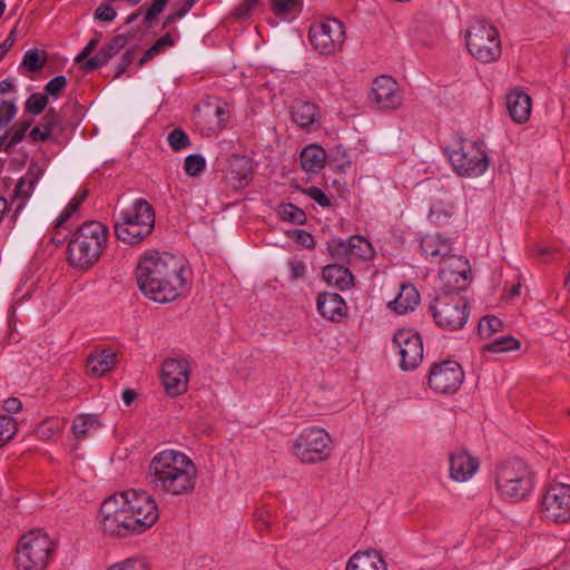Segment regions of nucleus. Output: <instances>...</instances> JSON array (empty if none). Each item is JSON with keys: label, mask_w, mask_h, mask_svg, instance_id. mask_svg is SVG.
<instances>
[{"label": "nucleus", "mask_w": 570, "mask_h": 570, "mask_svg": "<svg viewBox=\"0 0 570 570\" xmlns=\"http://www.w3.org/2000/svg\"><path fill=\"white\" fill-rule=\"evenodd\" d=\"M253 174L252 159L247 156L232 155L228 159L227 175L235 188L248 185Z\"/></svg>", "instance_id": "obj_22"}, {"label": "nucleus", "mask_w": 570, "mask_h": 570, "mask_svg": "<svg viewBox=\"0 0 570 570\" xmlns=\"http://www.w3.org/2000/svg\"><path fill=\"white\" fill-rule=\"evenodd\" d=\"M295 240L306 248H313L315 246L314 237L306 230L298 229L294 232Z\"/></svg>", "instance_id": "obj_58"}, {"label": "nucleus", "mask_w": 570, "mask_h": 570, "mask_svg": "<svg viewBox=\"0 0 570 570\" xmlns=\"http://www.w3.org/2000/svg\"><path fill=\"white\" fill-rule=\"evenodd\" d=\"M60 122V118L55 108H49L46 115L42 117L40 121V126L51 135L55 127H57Z\"/></svg>", "instance_id": "obj_48"}, {"label": "nucleus", "mask_w": 570, "mask_h": 570, "mask_svg": "<svg viewBox=\"0 0 570 570\" xmlns=\"http://www.w3.org/2000/svg\"><path fill=\"white\" fill-rule=\"evenodd\" d=\"M289 267H291L292 279H298L305 275L306 267L302 261H296V259L291 261Z\"/></svg>", "instance_id": "obj_63"}, {"label": "nucleus", "mask_w": 570, "mask_h": 570, "mask_svg": "<svg viewBox=\"0 0 570 570\" xmlns=\"http://www.w3.org/2000/svg\"><path fill=\"white\" fill-rule=\"evenodd\" d=\"M271 514L272 511L266 505H261L256 509L254 513L255 527L261 534L269 527Z\"/></svg>", "instance_id": "obj_44"}, {"label": "nucleus", "mask_w": 570, "mask_h": 570, "mask_svg": "<svg viewBox=\"0 0 570 570\" xmlns=\"http://www.w3.org/2000/svg\"><path fill=\"white\" fill-rule=\"evenodd\" d=\"M468 302L458 293L435 292L433 305H430L435 324L444 331H456L469 318Z\"/></svg>", "instance_id": "obj_9"}, {"label": "nucleus", "mask_w": 570, "mask_h": 570, "mask_svg": "<svg viewBox=\"0 0 570 570\" xmlns=\"http://www.w3.org/2000/svg\"><path fill=\"white\" fill-rule=\"evenodd\" d=\"M393 344L401 355L400 366L404 371L416 368L423 361V342L411 330H400L394 334Z\"/></svg>", "instance_id": "obj_16"}, {"label": "nucleus", "mask_w": 570, "mask_h": 570, "mask_svg": "<svg viewBox=\"0 0 570 570\" xmlns=\"http://www.w3.org/2000/svg\"><path fill=\"white\" fill-rule=\"evenodd\" d=\"M17 422L8 415H0V448L6 445L17 433Z\"/></svg>", "instance_id": "obj_38"}, {"label": "nucleus", "mask_w": 570, "mask_h": 570, "mask_svg": "<svg viewBox=\"0 0 570 570\" xmlns=\"http://www.w3.org/2000/svg\"><path fill=\"white\" fill-rule=\"evenodd\" d=\"M117 364V354L111 348L96 350L87 357V373L101 376L111 371Z\"/></svg>", "instance_id": "obj_23"}, {"label": "nucleus", "mask_w": 570, "mask_h": 570, "mask_svg": "<svg viewBox=\"0 0 570 570\" xmlns=\"http://www.w3.org/2000/svg\"><path fill=\"white\" fill-rule=\"evenodd\" d=\"M308 39L321 55H335L345 43V28L338 19L326 18L311 26Z\"/></svg>", "instance_id": "obj_11"}, {"label": "nucleus", "mask_w": 570, "mask_h": 570, "mask_svg": "<svg viewBox=\"0 0 570 570\" xmlns=\"http://www.w3.org/2000/svg\"><path fill=\"white\" fill-rule=\"evenodd\" d=\"M17 40L16 29H12L8 37L0 43V61L4 58L8 51L12 48Z\"/></svg>", "instance_id": "obj_59"}, {"label": "nucleus", "mask_w": 570, "mask_h": 570, "mask_svg": "<svg viewBox=\"0 0 570 570\" xmlns=\"http://www.w3.org/2000/svg\"><path fill=\"white\" fill-rule=\"evenodd\" d=\"M206 168V160L202 155L193 154L185 158L184 169L189 177H198Z\"/></svg>", "instance_id": "obj_37"}, {"label": "nucleus", "mask_w": 570, "mask_h": 570, "mask_svg": "<svg viewBox=\"0 0 570 570\" xmlns=\"http://www.w3.org/2000/svg\"><path fill=\"white\" fill-rule=\"evenodd\" d=\"M450 475L454 481L464 482L479 470V460L466 450L460 449L450 454Z\"/></svg>", "instance_id": "obj_19"}, {"label": "nucleus", "mask_w": 570, "mask_h": 570, "mask_svg": "<svg viewBox=\"0 0 570 570\" xmlns=\"http://www.w3.org/2000/svg\"><path fill=\"white\" fill-rule=\"evenodd\" d=\"M258 3V0H244L235 11L236 17L244 18L249 14L250 10Z\"/></svg>", "instance_id": "obj_61"}, {"label": "nucleus", "mask_w": 570, "mask_h": 570, "mask_svg": "<svg viewBox=\"0 0 570 570\" xmlns=\"http://www.w3.org/2000/svg\"><path fill=\"white\" fill-rule=\"evenodd\" d=\"M67 86V79L65 76H57L52 78L46 86L45 92L50 96H58Z\"/></svg>", "instance_id": "obj_50"}, {"label": "nucleus", "mask_w": 570, "mask_h": 570, "mask_svg": "<svg viewBox=\"0 0 570 570\" xmlns=\"http://www.w3.org/2000/svg\"><path fill=\"white\" fill-rule=\"evenodd\" d=\"M30 125H31V121H24L19 125V127L13 131V134L11 135V137L9 138V140L7 141V144L4 146L6 153H10L11 148L14 145L19 144L24 138V135H26L27 130L29 129Z\"/></svg>", "instance_id": "obj_47"}, {"label": "nucleus", "mask_w": 570, "mask_h": 570, "mask_svg": "<svg viewBox=\"0 0 570 570\" xmlns=\"http://www.w3.org/2000/svg\"><path fill=\"white\" fill-rule=\"evenodd\" d=\"M438 272L435 292L458 293L466 287L471 278V267L463 256L446 258L444 264L434 267Z\"/></svg>", "instance_id": "obj_12"}, {"label": "nucleus", "mask_w": 570, "mask_h": 570, "mask_svg": "<svg viewBox=\"0 0 570 570\" xmlns=\"http://www.w3.org/2000/svg\"><path fill=\"white\" fill-rule=\"evenodd\" d=\"M95 18L104 22H111L116 18V11L108 3H102L96 9Z\"/></svg>", "instance_id": "obj_55"}, {"label": "nucleus", "mask_w": 570, "mask_h": 570, "mask_svg": "<svg viewBox=\"0 0 570 570\" xmlns=\"http://www.w3.org/2000/svg\"><path fill=\"white\" fill-rule=\"evenodd\" d=\"M161 379L169 396H178L188 389L189 363L185 358H167L163 363Z\"/></svg>", "instance_id": "obj_17"}, {"label": "nucleus", "mask_w": 570, "mask_h": 570, "mask_svg": "<svg viewBox=\"0 0 570 570\" xmlns=\"http://www.w3.org/2000/svg\"><path fill=\"white\" fill-rule=\"evenodd\" d=\"M108 227L98 220L79 226L68 243V262L71 266L88 269L100 258L108 239Z\"/></svg>", "instance_id": "obj_4"}, {"label": "nucleus", "mask_w": 570, "mask_h": 570, "mask_svg": "<svg viewBox=\"0 0 570 570\" xmlns=\"http://www.w3.org/2000/svg\"><path fill=\"white\" fill-rule=\"evenodd\" d=\"M169 146L175 150L179 151L187 148L190 145L188 135L180 128H176L168 134L167 137Z\"/></svg>", "instance_id": "obj_41"}, {"label": "nucleus", "mask_w": 570, "mask_h": 570, "mask_svg": "<svg viewBox=\"0 0 570 570\" xmlns=\"http://www.w3.org/2000/svg\"><path fill=\"white\" fill-rule=\"evenodd\" d=\"M304 193L315 200L321 207H330L331 206V199L328 196L318 187L312 186L304 190Z\"/></svg>", "instance_id": "obj_51"}, {"label": "nucleus", "mask_w": 570, "mask_h": 570, "mask_svg": "<svg viewBox=\"0 0 570 570\" xmlns=\"http://www.w3.org/2000/svg\"><path fill=\"white\" fill-rule=\"evenodd\" d=\"M326 151L318 145H308L301 153V166L309 174H318L325 165Z\"/></svg>", "instance_id": "obj_29"}, {"label": "nucleus", "mask_w": 570, "mask_h": 570, "mask_svg": "<svg viewBox=\"0 0 570 570\" xmlns=\"http://www.w3.org/2000/svg\"><path fill=\"white\" fill-rule=\"evenodd\" d=\"M503 328V323L494 315H488L480 320L478 325V333L483 338H489L492 334L500 332Z\"/></svg>", "instance_id": "obj_36"}, {"label": "nucleus", "mask_w": 570, "mask_h": 570, "mask_svg": "<svg viewBox=\"0 0 570 570\" xmlns=\"http://www.w3.org/2000/svg\"><path fill=\"white\" fill-rule=\"evenodd\" d=\"M163 51V47L160 46V42H155L150 48L146 50V52L142 55V57L138 61V67H142L148 61L153 60L155 57H157Z\"/></svg>", "instance_id": "obj_57"}, {"label": "nucleus", "mask_w": 570, "mask_h": 570, "mask_svg": "<svg viewBox=\"0 0 570 570\" xmlns=\"http://www.w3.org/2000/svg\"><path fill=\"white\" fill-rule=\"evenodd\" d=\"M99 45V38L91 39L86 47L82 49V51L76 57L75 61L77 63H85L86 60L89 59L91 53L97 49Z\"/></svg>", "instance_id": "obj_56"}, {"label": "nucleus", "mask_w": 570, "mask_h": 570, "mask_svg": "<svg viewBox=\"0 0 570 570\" xmlns=\"http://www.w3.org/2000/svg\"><path fill=\"white\" fill-rule=\"evenodd\" d=\"M277 213L281 219L293 224L303 225L306 222L305 213L293 204H281Z\"/></svg>", "instance_id": "obj_34"}, {"label": "nucleus", "mask_w": 570, "mask_h": 570, "mask_svg": "<svg viewBox=\"0 0 570 570\" xmlns=\"http://www.w3.org/2000/svg\"><path fill=\"white\" fill-rule=\"evenodd\" d=\"M323 279L340 291H346L354 284V276L351 271L340 263L328 264L322 269Z\"/></svg>", "instance_id": "obj_25"}, {"label": "nucleus", "mask_w": 570, "mask_h": 570, "mask_svg": "<svg viewBox=\"0 0 570 570\" xmlns=\"http://www.w3.org/2000/svg\"><path fill=\"white\" fill-rule=\"evenodd\" d=\"M22 409V403L18 397H9L3 402V410L8 413H17Z\"/></svg>", "instance_id": "obj_64"}, {"label": "nucleus", "mask_w": 570, "mask_h": 570, "mask_svg": "<svg viewBox=\"0 0 570 570\" xmlns=\"http://www.w3.org/2000/svg\"><path fill=\"white\" fill-rule=\"evenodd\" d=\"M421 301L417 289L410 283H403L393 301H390L387 307L396 314H406L414 311Z\"/></svg>", "instance_id": "obj_24"}, {"label": "nucleus", "mask_w": 570, "mask_h": 570, "mask_svg": "<svg viewBox=\"0 0 570 570\" xmlns=\"http://www.w3.org/2000/svg\"><path fill=\"white\" fill-rule=\"evenodd\" d=\"M48 105L47 94H32L26 102V109L33 115L41 114Z\"/></svg>", "instance_id": "obj_43"}, {"label": "nucleus", "mask_w": 570, "mask_h": 570, "mask_svg": "<svg viewBox=\"0 0 570 570\" xmlns=\"http://www.w3.org/2000/svg\"><path fill=\"white\" fill-rule=\"evenodd\" d=\"M484 348L491 353L515 351L520 348V342L515 337L507 335L494 340L490 344L485 345Z\"/></svg>", "instance_id": "obj_35"}, {"label": "nucleus", "mask_w": 570, "mask_h": 570, "mask_svg": "<svg viewBox=\"0 0 570 570\" xmlns=\"http://www.w3.org/2000/svg\"><path fill=\"white\" fill-rule=\"evenodd\" d=\"M543 517L556 523L570 521V485L566 483L551 484L541 502Z\"/></svg>", "instance_id": "obj_14"}, {"label": "nucleus", "mask_w": 570, "mask_h": 570, "mask_svg": "<svg viewBox=\"0 0 570 570\" xmlns=\"http://www.w3.org/2000/svg\"><path fill=\"white\" fill-rule=\"evenodd\" d=\"M350 264L355 261H365L373 256V247L370 242L360 235L348 238Z\"/></svg>", "instance_id": "obj_31"}, {"label": "nucleus", "mask_w": 570, "mask_h": 570, "mask_svg": "<svg viewBox=\"0 0 570 570\" xmlns=\"http://www.w3.org/2000/svg\"><path fill=\"white\" fill-rule=\"evenodd\" d=\"M449 159L460 176H480L489 167L487 153L476 142L461 145L449 153Z\"/></svg>", "instance_id": "obj_13"}, {"label": "nucleus", "mask_w": 570, "mask_h": 570, "mask_svg": "<svg viewBox=\"0 0 570 570\" xmlns=\"http://www.w3.org/2000/svg\"><path fill=\"white\" fill-rule=\"evenodd\" d=\"M42 175V169L37 164H31L14 187V198L20 199V204L17 206V210L23 207L24 202L31 196L35 186Z\"/></svg>", "instance_id": "obj_26"}, {"label": "nucleus", "mask_w": 570, "mask_h": 570, "mask_svg": "<svg viewBox=\"0 0 570 570\" xmlns=\"http://www.w3.org/2000/svg\"><path fill=\"white\" fill-rule=\"evenodd\" d=\"M464 380L462 366L453 360L435 363L430 368V389L441 394H454Z\"/></svg>", "instance_id": "obj_15"}, {"label": "nucleus", "mask_w": 570, "mask_h": 570, "mask_svg": "<svg viewBox=\"0 0 570 570\" xmlns=\"http://www.w3.org/2000/svg\"><path fill=\"white\" fill-rule=\"evenodd\" d=\"M435 239L438 242L435 247H430V269H434V267L444 264L446 258L458 256L453 253L452 242L450 238L436 234Z\"/></svg>", "instance_id": "obj_30"}, {"label": "nucleus", "mask_w": 570, "mask_h": 570, "mask_svg": "<svg viewBox=\"0 0 570 570\" xmlns=\"http://www.w3.org/2000/svg\"><path fill=\"white\" fill-rule=\"evenodd\" d=\"M60 430L59 423L53 421H45L36 429V434L42 440H49Z\"/></svg>", "instance_id": "obj_46"}, {"label": "nucleus", "mask_w": 570, "mask_h": 570, "mask_svg": "<svg viewBox=\"0 0 570 570\" xmlns=\"http://www.w3.org/2000/svg\"><path fill=\"white\" fill-rule=\"evenodd\" d=\"M111 59V55L105 49V47H101L100 50L94 57L85 61L81 68L85 71H94L107 65Z\"/></svg>", "instance_id": "obj_39"}, {"label": "nucleus", "mask_w": 570, "mask_h": 570, "mask_svg": "<svg viewBox=\"0 0 570 570\" xmlns=\"http://www.w3.org/2000/svg\"><path fill=\"white\" fill-rule=\"evenodd\" d=\"M316 305L320 314L328 321L340 322L346 315V304L340 294H318Z\"/></svg>", "instance_id": "obj_21"}, {"label": "nucleus", "mask_w": 570, "mask_h": 570, "mask_svg": "<svg viewBox=\"0 0 570 570\" xmlns=\"http://www.w3.org/2000/svg\"><path fill=\"white\" fill-rule=\"evenodd\" d=\"M372 100L379 109H395L401 105L397 82L390 76L377 77L372 87Z\"/></svg>", "instance_id": "obj_18"}, {"label": "nucleus", "mask_w": 570, "mask_h": 570, "mask_svg": "<svg viewBox=\"0 0 570 570\" xmlns=\"http://www.w3.org/2000/svg\"><path fill=\"white\" fill-rule=\"evenodd\" d=\"M88 193V189H83L78 195H76L67 205L69 212L76 213L81 206V204L86 200Z\"/></svg>", "instance_id": "obj_62"}, {"label": "nucleus", "mask_w": 570, "mask_h": 570, "mask_svg": "<svg viewBox=\"0 0 570 570\" xmlns=\"http://www.w3.org/2000/svg\"><path fill=\"white\" fill-rule=\"evenodd\" d=\"M170 0H155L145 14V23L150 24L153 20L164 11Z\"/></svg>", "instance_id": "obj_53"}, {"label": "nucleus", "mask_w": 570, "mask_h": 570, "mask_svg": "<svg viewBox=\"0 0 570 570\" xmlns=\"http://www.w3.org/2000/svg\"><path fill=\"white\" fill-rule=\"evenodd\" d=\"M53 550L50 538L40 530L23 534L16 551L17 570H43Z\"/></svg>", "instance_id": "obj_7"}, {"label": "nucleus", "mask_w": 570, "mask_h": 570, "mask_svg": "<svg viewBox=\"0 0 570 570\" xmlns=\"http://www.w3.org/2000/svg\"><path fill=\"white\" fill-rule=\"evenodd\" d=\"M466 48L482 63L497 61L502 53L498 29L484 20L473 22L466 30Z\"/></svg>", "instance_id": "obj_8"}, {"label": "nucleus", "mask_w": 570, "mask_h": 570, "mask_svg": "<svg viewBox=\"0 0 570 570\" xmlns=\"http://www.w3.org/2000/svg\"><path fill=\"white\" fill-rule=\"evenodd\" d=\"M17 108L11 101H3L0 105V128L6 127L16 116Z\"/></svg>", "instance_id": "obj_49"}, {"label": "nucleus", "mask_w": 570, "mask_h": 570, "mask_svg": "<svg viewBox=\"0 0 570 570\" xmlns=\"http://www.w3.org/2000/svg\"><path fill=\"white\" fill-rule=\"evenodd\" d=\"M292 120L301 128L309 129L318 120L320 112L315 104L304 100H297L293 104Z\"/></svg>", "instance_id": "obj_27"}, {"label": "nucleus", "mask_w": 570, "mask_h": 570, "mask_svg": "<svg viewBox=\"0 0 570 570\" xmlns=\"http://www.w3.org/2000/svg\"><path fill=\"white\" fill-rule=\"evenodd\" d=\"M155 228V212L144 198L136 199L131 207L121 210L114 224L118 240L135 245L148 237Z\"/></svg>", "instance_id": "obj_5"}, {"label": "nucleus", "mask_w": 570, "mask_h": 570, "mask_svg": "<svg viewBox=\"0 0 570 570\" xmlns=\"http://www.w3.org/2000/svg\"><path fill=\"white\" fill-rule=\"evenodd\" d=\"M147 476L156 490L171 495H184L195 489L197 468L185 453L164 450L150 461Z\"/></svg>", "instance_id": "obj_3"}, {"label": "nucleus", "mask_w": 570, "mask_h": 570, "mask_svg": "<svg viewBox=\"0 0 570 570\" xmlns=\"http://www.w3.org/2000/svg\"><path fill=\"white\" fill-rule=\"evenodd\" d=\"M99 515L105 534L126 538L151 528L159 518V510L149 493L131 489L106 499Z\"/></svg>", "instance_id": "obj_1"}, {"label": "nucleus", "mask_w": 570, "mask_h": 570, "mask_svg": "<svg viewBox=\"0 0 570 570\" xmlns=\"http://www.w3.org/2000/svg\"><path fill=\"white\" fill-rule=\"evenodd\" d=\"M45 63L46 57L41 58L37 50H28L22 60V66L29 71L41 70Z\"/></svg>", "instance_id": "obj_42"}, {"label": "nucleus", "mask_w": 570, "mask_h": 570, "mask_svg": "<svg viewBox=\"0 0 570 570\" xmlns=\"http://www.w3.org/2000/svg\"><path fill=\"white\" fill-rule=\"evenodd\" d=\"M108 570H148V566L141 559L129 558L125 561L110 566Z\"/></svg>", "instance_id": "obj_45"}, {"label": "nucleus", "mask_w": 570, "mask_h": 570, "mask_svg": "<svg viewBox=\"0 0 570 570\" xmlns=\"http://www.w3.org/2000/svg\"><path fill=\"white\" fill-rule=\"evenodd\" d=\"M301 0H274V9L279 12H287L293 10L299 4Z\"/></svg>", "instance_id": "obj_60"}, {"label": "nucleus", "mask_w": 570, "mask_h": 570, "mask_svg": "<svg viewBox=\"0 0 570 570\" xmlns=\"http://www.w3.org/2000/svg\"><path fill=\"white\" fill-rule=\"evenodd\" d=\"M495 485L502 498L518 502L531 492L533 473L524 461L508 460L497 466Z\"/></svg>", "instance_id": "obj_6"}, {"label": "nucleus", "mask_w": 570, "mask_h": 570, "mask_svg": "<svg viewBox=\"0 0 570 570\" xmlns=\"http://www.w3.org/2000/svg\"><path fill=\"white\" fill-rule=\"evenodd\" d=\"M100 423L95 415L80 414L72 423V432L78 440L87 438L91 431H97Z\"/></svg>", "instance_id": "obj_32"}, {"label": "nucleus", "mask_w": 570, "mask_h": 570, "mask_svg": "<svg viewBox=\"0 0 570 570\" xmlns=\"http://www.w3.org/2000/svg\"><path fill=\"white\" fill-rule=\"evenodd\" d=\"M531 97L523 90L515 88L507 95V108L517 124H524L531 114Z\"/></svg>", "instance_id": "obj_20"}, {"label": "nucleus", "mask_w": 570, "mask_h": 570, "mask_svg": "<svg viewBox=\"0 0 570 570\" xmlns=\"http://www.w3.org/2000/svg\"><path fill=\"white\" fill-rule=\"evenodd\" d=\"M327 252L333 259L350 264L348 239H331L327 242Z\"/></svg>", "instance_id": "obj_33"}, {"label": "nucleus", "mask_w": 570, "mask_h": 570, "mask_svg": "<svg viewBox=\"0 0 570 570\" xmlns=\"http://www.w3.org/2000/svg\"><path fill=\"white\" fill-rule=\"evenodd\" d=\"M345 570H386V564L375 551L356 552L348 560Z\"/></svg>", "instance_id": "obj_28"}, {"label": "nucleus", "mask_w": 570, "mask_h": 570, "mask_svg": "<svg viewBox=\"0 0 570 570\" xmlns=\"http://www.w3.org/2000/svg\"><path fill=\"white\" fill-rule=\"evenodd\" d=\"M184 261L173 254L147 253L140 258L136 278L140 291L150 299L167 303L176 299L186 285Z\"/></svg>", "instance_id": "obj_2"}, {"label": "nucleus", "mask_w": 570, "mask_h": 570, "mask_svg": "<svg viewBox=\"0 0 570 570\" xmlns=\"http://www.w3.org/2000/svg\"><path fill=\"white\" fill-rule=\"evenodd\" d=\"M128 43V37L126 35H118L114 37L104 47L114 58L125 46Z\"/></svg>", "instance_id": "obj_52"}, {"label": "nucleus", "mask_w": 570, "mask_h": 570, "mask_svg": "<svg viewBox=\"0 0 570 570\" xmlns=\"http://www.w3.org/2000/svg\"><path fill=\"white\" fill-rule=\"evenodd\" d=\"M332 438L322 428L302 430L293 444L294 455L304 464H316L327 460L332 453Z\"/></svg>", "instance_id": "obj_10"}, {"label": "nucleus", "mask_w": 570, "mask_h": 570, "mask_svg": "<svg viewBox=\"0 0 570 570\" xmlns=\"http://www.w3.org/2000/svg\"><path fill=\"white\" fill-rule=\"evenodd\" d=\"M111 59V55L105 49V47H101L100 50L94 57L85 61L81 68L85 71H94L107 65Z\"/></svg>", "instance_id": "obj_40"}, {"label": "nucleus", "mask_w": 570, "mask_h": 570, "mask_svg": "<svg viewBox=\"0 0 570 570\" xmlns=\"http://www.w3.org/2000/svg\"><path fill=\"white\" fill-rule=\"evenodd\" d=\"M136 50L135 48L128 49L124 56L121 57L120 61L117 65V71L115 73V78L121 77V75L127 70V68L132 63L135 59Z\"/></svg>", "instance_id": "obj_54"}]
</instances>
